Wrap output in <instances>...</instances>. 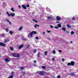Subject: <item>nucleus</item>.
<instances>
[{
    "mask_svg": "<svg viewBox=\"0 0 78 78\" xmlns=\"http://www.w3.org/2000/svg\"><path fill=\"white\" fill-rule=\"evenodd\" d=\"M6 13H7V15L8 16V17H10V16H12V17H14V16H15V13H10V14H9L8 13V12H6Z\"/></svg>",
    "mask_w": 78,
    "mask_h": 78,
    "instance_id": "1",
    "label": "nucleus"
},
{
    "mask_svg": "<svg viewBox=\"0 0 78 78\" xmlns=\"http://www.w3.org/2000/svg\"><path fill=\"white\" fill-rule=\"evenodd\" d=\"M75 65V62L73 61H72L71 62V63L68 62L67 64L68 66H73Z\"/></svg>",
    "mask_w": 78,
    "mask_h": 78,
    "instance_id": "2",
    "label": "nucleus"
},
{
    "mask_svg": "<svg viewBox=\"0 0 78 78\" xmlns=\"http://www.w3.org/2000/svg\"><path fill=\"white\" fill-rule=\"evenodd\" d=\"M13 57H15V58H19L20 57L19 54L18 53H13Z\"/></svg>",
    "mask_w": 78,
    "mask_h": 78,
    "instance_id": "3",
    "label": "nucleus"
},
{
    "mask_svg": "<svg viewBox=\"0 0 78 78\" xmlns=\"http://www.w3.org/2000/svg\"><path fill=\"white\" fill-rule=\"evenodd\" d=\"M0 46L5 47L6 46V44L3 43L2 42H0Z\"/></svg>",
    "mask_w": 78,
    "mask_h": 78,
    "instance_id": "4",
    "label": "nucleus"
},
{
    "mask_svg": "<svg viewBox=\"0 0 78 78\" xmlns=\"http://www.w3.org/2000/svg\"><path fill=\"white\" fill-rule=\"evenodd\" d=\"M39 75H40L42 76V75H44V71H41L39 72Z\"/></svg>",
    "mask_w": 78,
    "mask_h": 78,
    "instance_id": "5",
    "label": "nucleus"
},
{
    "mask_svg": "<svg viewBox=\"0 0 78 78\" xmlns=\"http://www.w3.org/2000/svg\"><path fill=\"white\" fill-rule=\"evenodd\" d=\"M23 44L20 45L18 47V49H21V48H22L23 47Z\"/></svg>",
    "mask_w": 78,
    "mask_h": 78,
    "instance_id": "6",
    "label": "nucleus"
},
{
    "mask_svg": "<svg viewBox=\"0 0 78 78\" xmlns=\"http://www.w3.org/2000/svg\"><path fill=\"white\" fill-rule=\"evenodd\" d=\"M69 75H70V76H73L75 75V74L74 73H71L69 74Z\"/></svg>",
    "mask_w": 78,
    "mask_h": 78,
    "instance_id": "7",
    "label": "nucleus"
},
{
    "mask_svg": "<svg viewBox=\"0 0 78 78\" xmlns=\"http://www.w3.org/2000/svg\"><path fill=\"white\" fill-rule=\"evenodd\" d=\"M56 20H61V17H60L59 16H57L56 17Z\"/></svg>",
    "mask_w": 78,
    "mask_h": 78,
    "instance_id": "8",
    "label": "nucleus"
},
{
    "mask_svg": "<svg viewBox=\"0 0 78 78\" xmlns=\"http://www.w3.org/2000/svg\"><path fill=\"white\" fill-rule=\"evenodd\" d=\"M5 61L6 62H9V58H6L5 59Z\"/></svg>",
    "mask_w": 78,
    "mask_h": 78,
    "instance_id": "9",
    "label": "nucleus"
},
{
    "mask_svg": "<svg viewBox=\"0 0 78 78\" xmlns=\"http://www.w3.org/2000/svg\"><path fill=\"white\" fill-rule=\"evenodd\" d=\"M23 27H22V26L21 27H20L19 29H18V30L19 31H20L21 30H23Z\"/></svg>",
    "mask_w": 78,
    "mask_h": 78,
    "instance_id": "10",
    "label": "nucleus"
},
{
    "mask_svg": "<svg viewBox=\"0 0 78 78\" xmlns=\"http://www.w3.org/2000/svg\"><path fill=\"white\" fill-rule=\"evenodd\" d=\"M22 6L23 8L24 9H27V7H26V6H25V5H23Z\"/></svg>",
    "mask_w": 78,
    "mask_h": 78,
    "instance_id": "11",
    "label": "nucleus"
},
{
    "mask_svg": "<svg viewBox=\"0 0 78 78\" xmlns=\"http://www.w3.org/2000/svg\"><path fill=\"white\" fill-rule=\"evenodd\" d=\"M37 27H39V26L37 24H35L34 25V27L35 28H37Z\"/></svg>",
    "mask_w": 78,
    "mask_h": 78,
    "instance_id": "12",
    "label": "nucleus"
},
{
    "mask_svg": "<svg viewBox=\"0 0 78 78\" xmlns=\"http://www.w3.org/2000/svg\"><path fill=\"white\" fill-rule=\"evenodd\" d=\"M10 49L11 50V51H13L14 50V48L12 47H10Z\"/></svg>",
    "mask_w": 78,
    "mask_h": 78,
    "instance_id": "13",
    "label": "nucleus"
},
{
    "mask_svg": "<svg viewBox=\"0 0 78 78\" xmlns=\"http://www.w3.org/2000/svg\"><path fill=\"white\" fill-rule=\"evenodd\" d=\"M37 51V50L36 49H33V52L34 53H36Z\"/></svg>",
    "mask_w": 78,
    "mask_h": 78,
    "instance_id": "14",
    "label": "nucleus"
},
{
    "mask_svg": "<svg viewBox=\"0 0 78 78\" xmlns=\"http://www.w3.org/2000/svg\"><path fill=\"white\" fill-rule=\"evenodd\" d=\"M62 30L63 31H65L66 30V28L62 27Z\"/></svg>",
    "mask_w": 78,
    "mask_h": 78,
    "instance_id": "15",
    "label": "nucleus"
},
{
    "mask_svg": "<svg viewBox=\"0 0 78 78\" xmlns=\"http://www.w3.org/2000/svg\"><path fill=\"white\" fill-rule=\"evenodd\" d=\"M9 33H10V34H11V35H12L13 32H12V31H9Z\"/></svg>",
    "mask_w": 78,
    "mask_h": 78,
    "instance_id": "16",
    "label": "nucleus"
},
{
    "mask_svg": "<svg viewBox=\"0 0 78 78\" xmlns=\"http://www.w3.org/2000/svg\"><path fill=\"white\" fill-rule=\"evenodd\" d=\"M38 57H40L41 56V53L39 52L37 54Z\"/></svg>",
    "mask_w": 78,
    "mask_h": 78,
    "instance_id": "17",
    "label": "nucleus"
},
{
    "mask_svg": "<svg viewBox=\"0 0 78 78\" xmlns=\"http://www.w3.org/2000/svg\"><path fill=\"white\" fill-rule=\"evenodd\" d=\"M42 68L43 69H45L46 68V67L45 66H42Z\"/></svg>",
    "mask_w": 78,
    "mask_h": 78,
    "instance_id": "18",
    "label": "nucleus"
},
{
    "mask_svg": "<svg viewBox=\"0 0 78 78\" xmlns=\"http://www.w3.org/2000/svg\"><path fill=\"white\" fill-rule=\"evenodd\" d=\"M11 11H12L13 12H15V10H14V8H12L11 9Z\"/></svg>",
    "mask_w": 78,
    "mask_h": 78,
    "instance_id": "19",
    "label": "nucleus"
},
{
    "mask_svg": "<svg viewBox=\"0 0 78 78\" xmlns=\"http://www.w3.org/2000/svg\"><path fill=\"white\" fill-rule=\"evenodd\" d=\"M52 19V17L51 16H49L48 17V19Z\"/></svg>",
    "mask_w": 78,
    "mask_h": 78,
    "instance_id": "20",
    "label": "nucleus"
},
{
    "mask_svg": "<svg viewBox=\"0 0 78 78\" xmlns=\"http://www.w3.org/2000/svg\"><path fill=\"white\" fill-rule=\"evenodd\" d=\"M13 78V75H11L8 78Z\"/></svg>",
    "mask_w": 78,
    "mask_h": 78,
    "instance_id": "21",
    "label": "nucleus"
},
{
    "mask_svg": "<svg viewBox=\"0 0 78 78\" xmlns=\"http://www.w3.org/2000/svg\"><path fill=\"white\" fill-rule=\"evenodd\" d=\"M58 27H61V25L60 24H58L57 25Z\"/></svg>",
    "mask_w": 78,
    "mask_h": 78,
    "instance_id": "22",
    "label": "nucleus"
},
{
    "mask_svg": "<svg viewBox=\"0 0 78 78\" xmlns=\"http://www.w3.org/2000/svg\"><path fill=\"white\" fill-rule=\"evenodd\" d=\"M30 44H28L27 45L26 47L27 48H29V47H30Z\"/></svg>",
    "mask_w": 78,
    "mask_h": 78,
    "instance_id": "23",
    "label": "nucleus"
},
{
    "mask_svg": "<svg viewBox=\"0 0 78 78\" xmlns=\"http://www.w3.org/2000/svg\"><path fill=\"white\" fill-rule=\"evenodd\" d=\"M5 20L6 21V22H9V20H8V19L7 18L5 19Z\"/></svg>",
    "mask_w": 78,
    "mask_h": 78,
    "instance_id": "24",
    "label": "nucleus"
},
{
    "mask_svg": "<svg viewBox=\"0 0 78 78\" xmlns=\"http://www.w3.org/2000/svg\"><path fill=\"white\" fill-rule=\"evenodd\" d=\"M72 20H76V18L75 17H73L72 19Z\"/></svg>",
    "mask_w": 78,
    "mask_h": 78,
    "instance_id": "25",
    "label": "nucleus"
},
{
    "mask_svg": "<svg viewBox=\"0 0 78 78\" xmlns=\"http://www.w3.org/2000/svg\"><path fill=\"white\" fill-rule=\"evenodd\" d=\"M32 32L33 33V34H36V32L35 31H32Z\"/></svg>",
    "mask_w": 78,
    "mask_h": 78,
    "instance_id": "26",
    "label": "nucleus"
},
{
    "mask_svg": "<svg viewBox=\"0 0 78 78\" xmlns=\"http://www.w3.org/2000/svg\"><path fill=\"white\" fill-rule=\"evenodd\" d=\"M47 53H48L47 51H46L44 53V55H45V56H46Z\"/></svg>",
    "mask_w": 78,
    "mask_h": 78,
    "instance_id": "27",
    "label": "nucleus"
},
{
    "mask_svg": "<svg viewBox=\"0 0 78 78\" xmlns=\"http://www.w3.org/2000/svg\"><path fill=\"white\" fill-rule=\"evenodd\" d=\"M32 20H33L34 21V22H35L36 23H37V21H36V20H34V19H33Z\"/></svg>",
    "mask_w": 78,
    "mask_h": 78,
    "instance_id": "28",
    "label": "nucleus"
},
{
    "mask_svg": "<svg viewBox=\"0 0 78 78\" xmlns=\"http://www.w3.org/2000/svg\"><path fill=\"white\" fill-rule=\"evenodd\" d=\"M71 34H74V32H73V31H72L71 32Z\"/></svg>",
    "mask_w": 78,
    "mask_h": 78,
    "instance_id": "29",
    "label": "nucleus"
},
{
    "mask_svg": "<svg viewBox=\"0 0 78 78\" xmlns=\"http://www.w3.org/2000/svg\"><path fill=\"white\" fill-rule=\"evenodd\" d=\"M67 27H68V28H70V27H71L69 25V24H68L67 25Z\"/></svg>",
    "mask_w": 78,
    "mask_h": 78,
    "instance_id": "30",
    "label": "nucleus"
},
{
    "mask_svg": "<svg viewBox=\"0 0 78 78\" xmlns=\"http://www.w3.org/2000/svg\"><path fill=\"white\" fill-rule=\"evenodd\" d=\"M6 31L7 32H8V31H9V30L7 28L6 29Z\"/></svg>",
    "mask_w": 78,
    "mask_h": 78,
    "instance_id": "31",
    "label": "nucleus"
},
{
    "mask_svg": "<svg viewBox=\"0 0 78 78\" xmlns=\"http://www.w3.org/2000/svg\"><path fill=\"white\" fill-rule=\"evenodd\" d=\"M1 36L2 37H5V34H2L1 35Z\"/></svg>",
    "mask_w": 78,
    "mask_h": 78,
    "instance_id": "32",
    "label": "nucleus"
},
{
    "mask_svg": "<svg viewBox=\"0 0 78 78\" xmlns=\"http://www.w3.org/2000/svg\"><path fill=\"white\" fill-rule=\"evenodd\" d=\"M35 39H37V40H38L39 39V38L37 36L35 37Z\"/></svg>",
    "mask_w": 78,
    "mask_h": 78,
    "instance_id": "33",
    "label": "nucleus"
},
{
    "mask_svg": "<svg viewBox=\"0 0 78 78\" xmlns=\"http://www.w3.org/2000/svg\"><path fill=\"white\" fill-rule=\"evenodd\" d=\"M14 73V72L12 71L11 73V74L12 75H13Z\"/></svg>",
    "mask_w": 78,
    "mask_h": 78,
    "instance_id": "34",
    "label": "nucleus"
},
{
    "mask_svg": "<svg viewBox=\"0 0 78 78\" xmlns=\"http://www.w3.org/2000/svg\"><path fill=\"white\" fill-rule=\"evenodd\" d=\"M9 25H12V23L10 22V21H9Z\"/></svg>",
    "mask_w": 78,
    "mask_h": 78,
    "instance_id": "35",
    "label": "nucleus"
},
{
    "mask_svg": "<svg viewBox=\"0 0 78 78\" xmlns=\"http://www.w3.org/2000/svg\"><path fill=\"white\" fill-rule=\"evenodd\" d=\"M26 75V73H25V72H23V75Z\"/></svg>",
    "mask_w": 78,
    "mask_h": 78,
    "instance_id": "36",
    "label": "nucleus"
},
{
    "mask_svg": "<svg viewBox=\"0 0 78 78\" xmlns=\"http://www.w3.org/2000/svg\"><path fill=\"white\" fill-rule=\"evenodd\" d=\"M55 28H56V29H58V28H59V27H57V26H55Z\"/></svg>",
    "mask_w": 78,
    "mask_h": 78,
    "instance_id": "37",
    "label": "nucleus"
},
{
    "mask_svg": "<svg viewBox=\"0 0 78 78\" xmlns=\"http://www.w3.org/2000/svg\"><path fill=\"white\" fill-rule=\"evenodd\" d=\"M50 26L51 28H53V26H52V25H51Z\"/></svg>",
    "mask_w": 78,
    "mask_h": 78,
    "instance_id": "38",
    "label": "nucleus"
},
{
    "mask_svg": "<svg viewBox=\"0 0 78 78\" xmlns=\"http://www.w3.org/2000/svg\"><path fill=\"white\" fill-rule=\"evenodd\" d=\"M20 69L21 70H23V69H24V68H23V67H21L20 68Z\"/></svg>",
    "mask_w": 78,
    "mask_h": 78,
    "instance_id": "39",
    "label": "nucleus"
},
{
    "mask_svg": "<svg viewBox=\"0 0 78 78\" xmlns=\"http://www.w3.org/2000/svg\"><path fill=\"white\" fill-rule=\"evenodd\" d=\"M61 78V76H60L58 75L57 76V78Z\"/></svg>",
    "mask_w": 78,
    "mask_h": 78,
    "instance_id": "40",
    "label": "nucleus"
},
{
    "mask_svg": "<svg viewBox=\"0 0 78 78\" xmlns=\"http://www.w3.org/2000/svg\"><path fill=\"white\" fill-rule=\"evenodd\" d=\"M26 6L27 7H30V5H28V4H27L26 5Z\"/></svg>",
    "mask_w": 78,
    "mask_h": 78,
    "instance_id": "41",
    "label": "nucleus"
},
{
    "mask_svg": "<svg viewBox=\"0 0 78 78\" xmlns=\"http://www.w3.org/2000/svg\"><path fill=\"white\" fill-rule=\"evenodd\" d=\"M33 34V33L32 32H31V33H30V36L32 35Z\"/></svg>",
    "mask_w": 78,
    "mask_h": 78,
    "instance_id": "42",
    "label": "nucleus"
},
{
    "mask_svg": "<svg viewBox=\"0 0 78 78\" xmlns=\"http://www.w3.org/2000/svg\"><path fill=\"white\" fill-rule=\"evenodd\" d=\"M23 41H27V39H26V38H24L23 39Z\"/></svg>",
    "mask_w": 78,
    "mask_h": 78,
    "instance_id": "43",
    "label": "nucleus"
},
{
    "mask_svg": "<svg viewBox=\"0 0 78 78\" xmlns=\"http://www.w3.org/2000/svg\"><path fill=\"white\" fill-rule=\"evenodd\" d=\"M58 51L60 52V53H62V51L61 50H59Z\"/></svg>",
    "mask_w": 78,
    "mask_h": 78,
    "instance_id": "44",
    "label": "nucleus"
},
{
    "mask_svg": "<svg viewBox=\"0 0 78 78\" xmlns=\"http://www.w3.org/2000/svg\"><path fill=\"white\" fill-rule=\"evenodd\" d=\"M55 51L54 50V51H53V53L54 54H55Z\"/></svg>",
    "mask_w": 78,
    "mask_h": 78,
    "instance_id": "45",
    "label": "nucleus"
},
{
    "mask_svg": "<svg viewBox=\"0 0 78 78\" xmlns=\"http://www.w3.org/2000/svg\"><path fill=\"white\" fill-rule=\"evenodd\" d=\"M47 32H48V33H51V31H49V30H48L47 31Z\"/></svg>",
    "mask_w": 78,
    "mask_h": 78,
    "instance_id": "46",
    "label": "nucleus"
},
{
    "mask_svg": "<svg viewBox=\"0 0 78 78\" xmlns=\"http://www.w3.org/2000/svg\"><path fill=\"white\" fill-rule=\"evenodd\" d=\"M62 60L63 62H64V61H65V60H64V58H62Z\"/></svg>",
    "mask_w": 78,
    "mask_h": 78,
    "instance_id": "47",
    "label": "nucleus"
},
{
    "mask_svg": "<svg viewBox=\"0 0 78 78\" xmlns=\"http://www.w3.org/2000/svg\"><path fill=\"white\" fill-rule=\"evenodd\" d=\"M48 40L49 41L50 40V38H48Z\"/></svg>",
    "mask_w": 78,
    "mask_h": 78,
    "instance_id": "48",
    "label": "nucleus"
},
{
    "mask_svg": "<svg viewBox=\"0 0 78 78\" xmlns=\"http://www.w3.org/2000/svg\"><path fill=\"white\" fill-rule=\"evenodd\" d=\"M52 61H55V58H52Z\"/></svg>",
    "mask_w": 78,
    "mask_h": 78,
    "instance_id": "49",
    "label": "nucleus"
},
{
    "mask_svg": "<svg viewBox=\"0 0 78 78\" xmlns=\"http://www.w3.org/2000/svg\"><path fill=\"white\" fill-rule=\"evenodd\" d=\"M18 6L19 7V8H20V9L21 8V7L20 6V5H19Z\"/></svg>",
    "mask_w": 78,
    "mask_h": 78,
    "instance_id": "50",
    "label": "nucleus"
},
{
    "mask_svg": "<svg viewBox=\"0 0 78 78\" xmlns=\"http://www.w3.org/2000/svg\"><path fill=\"white\" fill-rule=\"evenodd\" d=\"M43 34H44H44H45V32H43Z\"/></svg>",
    "mask_w": 78,
    "mask_h": 78,
    "instance_id": "51",
    "label": "nucleus"
},
{
    "mask_svg": "<svg viewBox=\"0 0 78 78\" xmlns=\"http://www.w3.org/2000/svg\"><path fill=\"white\" fill-rule=\"evenodd\" d=\"M56 23H59V21H57L56 22Z\"/></svg>",
    "mask_w": 78,
    "mask_h": 78,
    "instance_id": "52",
    "label": "nucleus"
},
{
    "mask_svg": "<svg viewBox=\"0 0 78 78\" xmlns=\"http://www.w3.org/2000/svg\"><path fill=\"white\" fill-rule=\"evenodd\" d=\"M34 62H35V63L36 62V61L35 60V61H34Z\"/></svg>",
    "mask_w": 78,
    "mask_h": 78,
    "instance_id": "53",
    "label": "nucleus"
},
{
    "mask_svg": "<svg viewBox=\"0 0 78 78\" xmlns=\"http://www.w3.org/2000/svg\"><path fill=\"white\" fill-rule=\"evenodd\" d=\"M5 42H7V41H6V40H5Z\"/></svg>",
    "mask_w": 78,
    "mask_h": 78,
    "instance_id": "54",
    "label": "nucleus"
},
{
    "mask_svg": "<svg viewBox=\"0 0 78 78\" xmlns=\"http://www.w3.org/2000/svg\"><path fill=\"white\" fill-rule=\"evenodd\" d=\"M30 36L31 37H33V36L32 35H30Z\"/></svg>",
    "mask_w": 78,
    "mask_h": 78,
    "instance_id": "55",
    "label": "nucleus"
},
{
    "mask_svg": "<svg viewBox=\"0 0 78 78\" xmlns=\"http://www.w3.org/2000/svg\"><path fill=\"white\" fill-rule=\"evenodd\" d=\"M70 43H72V41H71L70 42Z\"/></svg>",
    "mask_w": 78,
    "mask_h": 78,
    "instance_id": "56",
    "label": "nucleus"
},
{
    "mask_svg": "<svg viewBox=\"0 0 78 78\" xmlns=\"http://www.w3.org/2000/svg\"><path fill=\"white\" fill-rule=\"evenodd\" d=\"M28 38H29L30 37V36H29V35H28Z\"/></svg>",
    "mask_w": 78,
    "mask_h": 78,
    "instance_id": "57",
    "label": "nucleus"
},
{
    "mask_svg": "<svg viewBox=\"0 0 78 78\" xmlns=\"http://www.w3.org/2000/svg\"><path fill=\"white\" fill-rule=\"evenodd\" d=\"M0 15H1V13L0 12Z\"/></svg>",
    "mask_w": 78,
    "mask_h": 78,
    "instance_id": "58",
    "label": "nucleus"
},
{
    "mask_svg": "<svg viewBox=\"0 0 78 78\" xmlns=\"http://www.w3.org/2000/svg\"><path fill=\"white\" fill-rule=\"evenodd\" d=\"M66 33H67V31H66Z\"/></svg>",
    "mask_w": 78,
    "mask_h": 78,
    "instance_id": "59",
    "label": "nucleus"
},
{
    "mask_svg": "<svg viewBox=\"0 0 78 78\" xmlns=\"http://www.w3.org/2000/svg\"><path fill=\"white\" fill-rule=\"evenodd\" d=\"M0 57H1V56H0Z\"/></svg>",
    "mask_w": 78,
    "mask_h": 78,
    "instance_id": "60",
    "label": "nucleus"
}]
</instances>
